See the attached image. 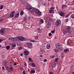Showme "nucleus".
Instances as JSON below:
<instances>
[{"label": "nucleus", "instance_id": "47", "mask_svg": "<svg viewBox=\"0 0 74 74\" xmlns=\"http://www.w3.org/2000/svg\"><path fill=\"white\" fill-rule=\"evenodd\" d=\"M4 19H0V22H1V21H3Z\"/></svg>", "mask_w": 74, "mask_h": 74}, {"label": "nucleus", "instance_id": "18", "mask_svg": "<svg viewBox=\"0 0 74 74\" xmlns=\"http://www.w3.org/2000/svg\"><path fill=\"white\" fill-rule=\"evenodd\" d=\"M6 49L7 50H8L10 49V46L9 45H7L6 47Z\"/></svg>", "mask_w": 74, "mask_h": 74}, {"label": "nucleus", "instance_id": "32", "mask_svg": "<svg viewBox=\"0 0 74 74\" xmlns=\"http://www.w3.org/2000/svg\"><path fill=\"white\" fill-rule=\"evenodd\" d=\"M59 60V58H56L55 59V62H58V60Z\"/></svg>", "mask_w": 74, "mask_h": 74}, {"label": "nucleus", "instance_id": "37", "mask_svg": "<svg viewBox=\"0 0 74 74\" xmlns=\"http://www.w3.org/2000/svg\"><path fill=\"white\" fill-rule=\"evenodd\" d=\"M50 57L51 58H53L55 57V56H50Z\"/></svg>", "mask_w": 74, "mask_h": 74}, {"label": "nucleus", "instance_id": "63", "mask_svg": "<svg viewBox=\"0 0 74 74\" xmlns=\"http://www.w3.org/2000/svg\"><path fill=\"white\" fill-rule=\"evenodd\" d=\"M73 74H74V72H73V73H72Z\"/></svg>", "mask_w": 74, "mask_h": 74}, {"label": "nucleus", "instance_id": "58", "mask_svg": "<svg viewBox=\"0 0 74 74\" xmlns=\"http://www.w3.org/2000/svg\"><path fill=\"white\" fill-rule=\"evenodd\" d=\"M40 57H42V55H40Z\"/></svg>", "mask_w": 74, "mask_h": 74}, {"label": "nucleus", "instance_id": "54", "mask_svg": "<svg viewBox=\"0 0 74 74\" xmlns=\"http://www.w3.org/2000/svg\"><path fill=\"white\" fill-rule=\"evenodd\" d=\"M47 29H48L49 28V26H48V25H47Z\"/></svg>", "mask_w": 74, "mask_h": 74}, {"label": "nucleus", "instance_id": "57", "mask_svg": "<svg viewBox=\"0 0 74 74\" xmlns=\"http://www.w3.org/2000/svg\"><path fill=\"white\" fill-rule=\"evenodd\" d=\"M24 64L25 66H26V65H27V64Z\"/></svg>", "mask_w": 74, "mask_h": 74}, {"label": "nucleus", "instance_id": "29", "mask_svg": "<svg viewBox=\"0 0 74 74\" xmlns=\"http://www.w3.org/2000/svg\"><path fill=\"white\" fill-rule=\"evenodd\" d=\"M47 26H51V23H50L49 22L47 25Z\"/></svg>", "mask_w": 74, "mask_h": 74}, {"label": "nucleus", "instance_id": "3", "mask_svg": "<svg viewBox=\"0 0 74 74\" xmlns=\"http://www.w3.org/2000/svg\"><path fill=\"white\" fill-rule=\"evenodd\" d=\"M34 11L36 14H37L38 15H41V12L39 10L37 9L36 8H34Z\"/></svg>", "mask_w": 74, "mask_h": 74}, {"label": "nucleus", "instance_id": "40", "mask_svg": "<svg viewBox=\"0 0 74 74\" xmlns=\"http://www.w3.org/2000/svg\"><path fill=\"white\" fill-rule=\"evenodd\" d=\"M31 42H36V41L33 40H31Z\"/></svg>", "mask_w": 74, "mask_h": 74}, {"label": "nucleus", "instance_id": "5", "mask_svg": "<svg viewBox=\"0 0 74 74\" xmlns=\"http://www.w3.org/2000/svg\"><path fill=\"white\" fill-rule=\"evenodd\" d=\"M26 44L27 45L28 48H32V44L30 42H27Z\"/></svg>", "mask_w": 74, "mask_h": 74}, {"label": "nucleus", "instance_id": "12", "mask_svg": "<svg viewBox=\"0 0 74 74\" xmlns=\"http://www.w3.org/2000/svg\"><path fill=\"white\" fill-rule=\"evenodd\" d=\"M50 46H51V45H50V44H48L46 46V48H47V49H49L50 48Z\"/></svg>", "mask_w": 74, "mask_h": 74}, {"label": "nucleus", "instance_id": "26", "mask_svg": "<svg viewBox=\"0 0 74 74\" xmlns=\"http://www.w3.org/2000/svg\"><path fill=\"white\" fill-rule=\"evenodd\" d=\"M15 11H12L11 12V13L12 14H13V15H15Z\"/></svg>", "mask_w": 74, "mask_h": 74}, {"label": "nucleus", "instance_id": "24", "mask_svg": "<svg viewBox=\"0 0 74 74\" xmlns=\"http://www.w3.org/2000/svg\"><path fill=\"white\" fill-rule=\"evenodd\" d=\"M40 22L42 23H44V20H43V19H40Z\"/></svg>", "mask_w": 74, "mask_h": 74}, {"label": "nucleus", "instance_id": "33", "mask_svg": "<svg viewBox=\"0 0 74 74\" xmlns=\"http://www.w3.org/2000/svg\"><path fill=\"white\" fill-rule=\"evenodd\" d=\"M6 69L8 71V72H10V71H9V70H11V69H8L7 68H6Z\"/></svg>", "mask_w": 74, "mask_h": 74}, {"label": "nucleus", "instance_id": "45", "mask_svg": "<svg viewBox=\"0 0 74 74\" xmlns=\"http://www.w3.org/2000/svg\"><path fill=\"white\" fill-rule=\"evenodd\" d=\"M18 48L20 49V50H21L22 49V48L21 47H19Z\"/></svg>", "mask_w": 74, "mask_h": 74}, {"label": "nucleus", "instance_id": "55", "mask_svg": "<svg viewBox=\"0 0 74 74\" xmlns=\"http://www.w3.org/2000/svg\"><path fill=\"white\" fill-rule=\"evenodd\" d=\"M22 55H23V54L21 53V54H20V56H22Z\"/></svg>", "mask_w": 74, "mask_h": 74}, {"label": "nucleus", "instance_id": "39", "mask_svg": "<svg viewBox=\"0 0 74 74\" xmlns=\"http://www.w3.org/2000/svg\"><path fill=\"white\" fill-rule=\"evenodd\" d=\"M49 36H52V34H51V33H50L49 34Z\"/></svg>", "mask_w": 74, "mask_h": 74}, {"label": "nucleus", "instance_id": "62", "mask_svg": "<svg viewBox=\"0 0 74 74\" xmlns=\"http://www.w3.org/2000/svg\"><path fill=\"white\" fill-rule=\"evenodd\" d=\"M72 10H74V7L73 8Z\"/></svg>", "mask_w": 74, "mask_h": 74}, {"label": "nucleus", "instance_id": "4", "mask_svg": "<svg viewBox=\"0 0 74 74\" xmlns=\"http://www.w3.org/2000/svg\"><path fill=\"white\" fill-rule=\"evenodd\" d=\"M56 48L57 49H58V51H60L61 50V47H60V45L59 44H57L56 45Z\"/></svg>", "mask_w": 74, "mask_h": 74}, {"label": "nucleus", "instance_id": "56", "mask_svg": "<svg viewBox=\"0 0 74 74\" xmlns=\"http://www.w3.org/2000/svg\"><path fill=\"white\" fill-rule=\"evenodd\" d=\"M1 48H1V45H0V49H1Z\"/></svg>", "mask_w": 74, "mask_h": 74}, {"label": "nucleus", "instance_id": "52", "mask_svg": "<svg viewBox=\"0 0 74 74\" xmlns=\"http://www.w3.org/2000/svg\"><path fill=\"white\" fill-rule=\"evenodd\" d=\"M54 9V7H52L51 8V10H53Z\"/></svg>", "mask_w": 74, "mask_h": 74}, {"label": "nucleus", "instance_id": "38", "mask_svg": "<svg viewBox=\"0 0 74 74\" xmlns=\"http://www.w3.org/2000/svg\"><path fill=\"white\" fill-rule=\"evenodd\" d=\"M13 40H14V41H16V38H13Z\"/></svg>", "mask_w": 74, "mask_h": 74}, {"label": "nucleus", "instance_id": "50", "mask_svg": "<svg viewBox=\"0 0 74 74\" xmlns=\"http://www.w3.org/2000/svg\"><path fill=\"white\" fill-rule=\"evenodd\" d=\"M23 67L20 68V70H23Z\"/></svg>", "mask_w": 74, "mask_h": 74}, {"label": "nucleus", "instance_id": "59", "mask_svg": "<svg viewBox=\"0 0 74 74\" xmlns=\"http://www.w3.org/2000/svg\"><path fill=\"white\" fill-rule=\"evenodd\" d=\"M2 69H4V66L3 67H2Z\"/></svg>", "mask_w": 74, "mask_h": 74}, {"label": "nucleus", "instance_id": "36", "mask_svg": "<svg viewBox=\"0 0 74 74\" xmlns=\"http://www.w3.org/2000/svg\"><path fill=\"white\" fill-rule=\"evenodd\" d=\"M29 61H32V59L31 58L29 57Z\"/></svg>", "mask_w": 74, "mask_h": 74}, {"label": "nucleus", "instance_id": "31", "mask_svg": "<svg viewBox=\"0 0 74 74\" xmlns=\"http://www.w3.org/2000/svg\"><path fill=\"white\" fill-rule=\"evenodd\" d=\"M8 39H9V40H13V38L12 37H10L8 38Z\"/></svg>", "mask_w": 74, "mask_h": 74}, {"label": "nucleus", "instance_id": "44", "mask_svg": "<svg viewBox=\"0 0 74 74\" xmlns=\"http://www.w3.org/2000/svg\"><path fill=\"white\" fill-rule=\"evenodd\" d=\"M51 33H52V34L54 33L55 32L54 31V30H53L51 31Z\"/></svg>", "mask_w": 74, "mask_h": 74}, {"label": "nucleus", "instance_id": "8", "mask_svg": "<svg viewBox=\"0 0 74 74\" xmlns=\"http://www.w3.org/2000/svg\"><path fill=\"white\" fill-rule=\"evenodd\" d=\"M59 14L61 16H64V15H65V13H64V12H60L59 13Z\"/></svg>", "mask_w": 74, "mask_h": 74}, {"label": "nucleus", "instance_id": "60", "mask_svg": "<svg viewBox=\"0 0 74 74\" xmlns=\"http://www.w3.org/2000/svg\"><path fill=\"white\" fill-rule=\"evenodd\" d=\"M29 65H30V66H32V64H29Z\"/></svg>", "mask_w": 74, "mask_h": 74}, {"label": "nucleus", "instance_id": "42", "mask_svg": "<svg viewBox=\"0 0 74 74\" xmlns=\"http://www.w3.org/2000/svg\"><path fill=\"white\" fill-rule=\"evenodd\" d=\"M26 19H27V18H26V17L24 18V21H26Z\"/></svg>", "mask_w": 74, "mask_h": 74}, {"label": "nucleus", "instance_id": "21", "mask_svg": "<svg viewBox=\"0 0 74 74\" xmlns=\"http://www.w3.org/2000/svg\"><path fill=\"white\" fill-rule=\"evenodd\" d=\"M52 11H53V10L50 9L49 13H50V14H51V13H52V12H53Z\"/></svg>", "mask_w": 74, "mask_h": 74}, {"label": "nucleus", "instance_id": "35", "mask_svg": "<svg viewBox=\"0 0 74 74\" xmlns=\"http://www.w3.org/2000/svg\"><path fill=\"white\" fill-rule=\"evenodd\" d=\"M2 59H4L5 58V56L4 55H2Z\"/></svg>", "mask_w": 74, "mask_h": 74}, {"label": "nucleus", "instance_id": "13", "mask_svg": "<svg viewBox=\"0 0 74 74\" xmlns=\"http://www.w3.org/2000/svg\"><path fill=\"white\" fill-rule=\"evenodd\" d=\"M66 7H67V5H63L62 6V9H64Z\"/></svg>", "mask_w": 74, "mask_h": 74}, {"label": "nucleus", "instance_id": "28", "mask_svg": "<svg viewBox=\"0 0 74 74\" xmlns=\"http://www.w3.org/2000/svg\"><path fill=\"white\" fill-rule=\"evenodd\" d=\"M71 17L72 18H73V19H74V15L72 14L71 15Z\"/></svg>", "mask_w": 74, "mask_h": 74}, {"label": "nucleus", "instance_id": "53", "mask_svg": "<svg viewBox=\"0 0 74 74\" xmlns=\"http://www.w3.org/2000/svg\"><path fill=\"white\" fill-rule=\"evenodd\" d=\"M53 72H51L50 73H49V74H53Z\"/></svg>", "mask_w": 74, "mask_h": 74}, {"label": "nucleus", "instance_id": "1", "mask_svg": "<svg viewBox=\"0 0 74 74\" xmlns=\"http://www.w3.org/2000/svg\"><path fill=\"white\" fill-rule=\"evenodd\" d=\"M71 29V27L70 26H68L66 28L65 30L63 32V34H66L67 33L69 34H70L71 33V31L70 30V29Z\"/></svg>", "mask_w": 74, "mask_h": 74}, {"label": "nucleus", "instance_id": "51", "mask_svg": "<svg viewBox=\"0 0 74 74\" xmlns=\"http://www.w3.org/2000/svg\"><path fill=\"white\" fill-rule=\"evenodd\" d=\"M16 63H14V66H16Z\"/></svg>", "mask_w": 74, "mask_h": 74}, {"label": "nucleus", "instance_id": "19", "mask_svg": "<svg viewBox=\"0 0 74 74\" xmlns=\"http://www.w3.org/2000/svg\"><path fill=\"white\" fill-rule=\"evenodd\" d=\"M20 14L21 15H23V14H24V13H23V11H21L20 12Z\"/></svg>", "mask_w": 74, "mask_h": 74}, {"label": "nucleus", "instance_id": "23", "mask_svg": "<svg viewBox=\"0 0 74 74\" xmlns=\"http://www.w3.org/2000/svg\"><path fill=\"white\" fill-rule=\"evenodd\" d=\"M3 64L5 66H6V64H7V61H5L3 62Z\"/></svg>", "mask_w": 74, "mask_h": 74}, {"label": "nucleus", "instance_id": "25", "mask_svg": "<svg viewBox=\"0 0 74 74\" xmlns=\"http://www.w3.org/2000/svg\"><path fill=\"white\" fill-rule=\"evenodd\" d=\"M4 7V5H1V7L0 8V10H2V8H3V7Z\"/></svg>", "mask_w": 74, "mask_h": 74}, {"label": "nucleus", "instance_id": "34", "mask_svg": "<svg viewBox=\"0 0 74 74\" xmlns=\"http://www.w3.org/2000/svg\"><path fill=\"white\" fill-rule=\"evenodd\" d=\"M12 47H15V46H16V44H14V45H12Z\"/></svg>", "mask_w": 74, "mask_h": 74}, {"label": "nucleus", "instance_id": "43", "mask_svg": "<svg viewBox=\"0 0 74 74\" xmlns=\"http://www.w3.org/2000/svg\"><path fill=\"white\" fill-rule=\"evenodd\" d=\"M23 74H26V73H25V71H24L23 72Z\"/></svg>", "mask_w": 74, "mask_h": 74}, {"label": "nucleus", "instance_id": "46", "mask_svg": "<svg viewBox=\"0 0 74 74\" xmlns=\"http://www.w3.org/2000/svg\"><path fill=\"white\" fill-rule=\"evenodd\" d=\"M37 30H39V31H41V29H40V28H38Z\"/></svg>", "mask_w": 74, "mask_h": 74}, {"label": "nucleus", "instance_id": "16", "mask_svg": "<svg viewBox=\"0 0 74 74\" xmlns=\"http://www.w3.org/2000/svg\"><path fill=\"white\" fill-rule=\"evenodd\" d=\"M53 68H55V67H56V63H54L53 64Z\"/></svg>", "mask_w": 74, "mask_h": 74}, {"label": "nucleus", "instance_id": "9", "mask_svg": "<svg viewBox=\"0 0 74 74\" xmlns=\"http://www.w3.org/2000/svg\"><path fill=\"white\" fill-rule=\"evenodd\" d=\"M61 23V20H58L56 22V25H57V26L59 25V24H60Z\"/></svg>", "mask_w": 74, "mask_h": 74}, {"label": "nucleus", "instance_id": "22", "mask_svg": "<svg viewBox=\"0 0 74 74\" xmlns=\"http://www.w3.org/2000/svg\"><path fill=\"white\" fill-rule=\"evenodd\" d=\"M19 15V14H16L15 15V18H18V17Z\"/></svg>", "mask_w": 74, "mask_h": 74}, {"label": "nucleus", "instance_id": "20", "mask_svg": "<svg viewBox=\"0 0 74 74\" xmlns=\"http://www.w3.org/2000/svg\"><path fill=\"white\" fill-rule=\"evenodd\" d=\"M58 49H54V51H55V52H58V51H59L58 50Z\"/></svg>", "mask_w": 74, "mask_h": 74}, {"label": "nucleus", "instance_id": "15", "mask_svg": "<svg viewBox=\"0 0 74 74\" xmlns=\"http://www.w3.org/2000/svg\"><path fill=\"white\" fill-rule=\"evenodd\" d=\"M31 74H33V73H35V71L33 70H32L31 72H30Z\"/></svg>", "mask_w": 74, "mask_h": 74}, {"label": "nucleus", "instance_id": "2", "mask_svg": "<svg viewBox=\"0 0 74 74\" xmlns=\"http://www.w3.org/2000/svg\"><path fill=\"white\" fill-rule=\"evenodd\" d=\"M26 8L27 10H28L30 11V12H34V8H32L30 5H27L26 6Z\"/></svg>", "mask_w": 74, "mask_h": 74}, {"label": "nucleus", "instance_id": "17", "mask_svg": "<svg viewBox=\"0 0 74 74\" xmlns=\"http://www.w3.org/2000/svg\"><path fill=\"white\" fill-rule=\"evenodd\" d=\"M14 15L12 13H10V18H13L14 17Z\"/></svg>", "mask_w": 74, "mask_h": 74}, {"label": "nucleus", "instance_id": "10", "mask_svg": "<svg viewBox=\"0 0 74 74\" xmlns=\"http://www.w3.org/2000/svg\"><path fill=\"white\" fill-rule=\"evenodd\" d=\"M24 53L25 55L26 56H27V55H29V51H24Z\"/></svg>", "mask_w": 74, "mask_h": 74}, {"label": "nucleus", "instance_id": "30", "mask_svg": "<svg viewBox=\"0 0 74 74\" xmlns=\"http://www.w3.org/2000/svg\"><path fill=\"white\" fill-rule=\"evenodd\" d=\"M10 68L11 69L10 71H12L13 70V67H12V66H10Z\"/></svg>", "mask_w": 74, "mask_h": 74}, {"label": "nucleus", "instance_id": "49", "mask_svg": "<svg viewBox=\"0 0 74 74\" xmlns=\"http://www.w3.org/2000/svg\"><path fill=\"white\" fill-rule=\"evenodd\" d=\"M2 41H3V40L2 39H0V43L1 42H2Z\"/></svg>", "mask_w": 74, "mask_h": 74}, {"label": "nucleus", "instance_id": "27", "mask_svg": "<svg viewBox=\"0 0 74 74\" xmlns=\"http://www.w3.org/2000/svg\"><path fill=\"white\" fill-rule=\"evenodd\" d=\"M69 14H67L65 16V18H68V17H69Z\"/></svg>", "mask_w": 74, "mask_h": 74}, {"label": "nucleus", "instance_id": "14", "mask_svg": "<svg viewBox=\"0 0 74 74\" xmlns=\"http://www.w3.org/2000/svg\"><path fill=\"white\" fill-rule=\"evenodd\" d=\"M31 66L33 67H36V65L34 62H32L31 64Z\"/></svg>", "mask_w": 74, "mask_h": 74}, {"label": "nucleus", "instance_id": "7", "mask_svg": "<svg viewBox=\"0 0 74 74\" xmlns=\"http://www.w3.org/2000/svg\"><path fill=\"white\" fill-rule=\"evenodd\" d=\"M5 33V29L3 28L1 29L0 30V33L4 34Z\"/></svg>", "mask_w": 74, "mask_h": 74}, {"label": "nucleus", "instance_id": "41", "mask_svg": "<svg viewBox=\"0 0 74 74\" xmlns=\"http://www.w3.org/2000/svg\"><path fill=\"white\" fill-rule=\"evenodd\" d=\"M38 36H36L35 37V40H37V39H38Z\"/></svg>", "mask_w": 74, "mask_h": 74}, {"label": "nucleus", "instance_id": "64", "mask_svg": "<svg viewBox=\"0 0 74 74\" xmlns=\"http://www.w3.org/2000/svg\"><path fill=\"white\" fill-rule=\"evenodd\" d=\"M62 56V57H64V56Z\"/></svg>", "mask_w": 74, "mask_h": 74}, {"label": "nucleus", "instance_id": "6", "mask_svg": "<svg viewBox=\"0 0 74 74\" xmlns=\"http://www.w3.org/2000/svg\"><path fill=\"white\" fill-rule=\"evenodd\" d=\"M18 39L19 41H23L25 38L23 37H22L21 36H19L18 37Z\"/></svg>", "mask_w": 74, "mask_h": 74}, {"label": "nucleus", "instance_id": "11", "mask_svg": "<svg viewBox=\"0 0 74 74\" xmlns=\"http://www.w3.org/2000/svg\"><path fill=\"white\" fill-rule=\"evenodd\" d=\"M69 51V49H65L64 51V53H68Z\"/></svg>", "mask_w": 74, "mask_h": 74}, {"label": "nucleus", "instance_id": "61", "mask_svg": "<svg viewBox=\"0 0 74 74\" xmlns=\"http://www.w3.org/2000/svg\"><path fill=\"white\" fill-rule=\"evenodd\" d=\"M28 71H30V69H28Z\"/></svg>", "mask_w": 74, "mask_h": 74}, {"label": "nucleus", "instance_id": "48", "mask_svg": "<svg viewBox=\"0 0 74 74\" xmlns=\"http://www.w3.org/2000/svg\"><path fill=\"white\" fill-rule=\"evenodd\" d=\"M47 59H45L44 60V62H47Z\"/></svg>", "mask_w": 74, "mask_h": 74}]
</instances>
